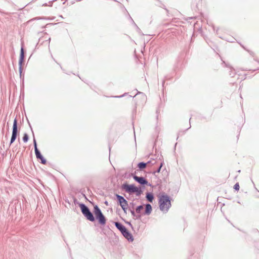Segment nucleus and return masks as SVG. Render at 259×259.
Masks as SVG:
<instances>
[{"label": "nucleus", "instance_id": "obj_29", "mask_svg": "<svg viewBox=\"0 0 259 259\" xmlns=\"http://www.w3.org/2000/svg\"><path fill=\"white\" fill-rule=\"evenodd\" d=\"M135 217V219H140L141 218V214H136V216Z\"/></svg>", "mask_w": 259, "mask_h": 259}, {"label": "nucleus", "instance_id": "obj_18", "mask_svg": "<svg viewBox=\"0 0 259 259\" xmlns=\"http://www.w3.org/2000/svg\"><path fill=\"white\" fill-rule=\"evenodd\" d=\"M143 209V205H140L136 208V212L138 213H140Z\"/></svg>", "mask_w": 259, "mask_h": 259}, {"label": "nucleus", "instance_id": "obj_4", "mask_svg": "<svg viewBox=\"0 0 259 259\" xmlns=\"http://www.w3.org/2000/svg\"><path fill=\"white\" fill-rule=\"evenodd\" d=\"M19 135V132L18 128V122L16 117L13 121L12 136L10 140V145L12 144L16 140L18 136Z\"/></svg>", "mask_w": 259, "mask_h": 259}, {"label": "nucleus", "instance_id": "obj_27", "mask_svg": "<svg viewBox=\"0 0 259 259\" xmlns=\"http://www.w3.org/2000/svg\"><path fill=\"white\" fill-rule=\"evenodd\" d=\"M124 221L126 224H128L132 228V229H133V226L131 222L126 221L125 220H124Z\"/></svg>", "mask_w": 259, "mask_h": 259}, {"label": "nucleus", "instance_id": "obj_11", "mask_svg": "<svg viewBox=\"0 0 259 259\" xmlns=\"http://www.w3.org/2000/svg\"><path fill=\"white\" fill-rule=\"evenodd\" d=\"M27 121H28L29 126V127H30V128L31 129V131L32 132V135H33V145H34V152H37L38 151H39V150L37 148L36 141L35 137H34V133H33L32 126H31L29 121H28V120H27Z\"/></svg>", "mask_w": 259, "mask_h": 259}, {"label": "nucleus", "instance_id": "obj_21", "mask_svg": "<svg viewBox=\"0 0 259 259\" xmlns=\"http://www.w3.org/2000/svg\"><path fill=\"white\" fill-rule=\"evenodd\" d=\"M240 188V186L238 183H236L233 186V189L236 191H238Z\"/></svg>", "mask_w": 259, "mask_h": 259}, {"label": "nucleus", "instance_id": "obj_3", "mask_svg": "<svg viewBox=\"0 0 259 259\" xmlns=\"http://www.w3.org/2000/svg\"><path fill=\"white\" fill-rule=\"evenodd\" d=\"M25 59V51L23 42H21L20 56L19 59V73L20 78L22 77L23 73V64Z\"/></svg>", "mask_w": 259, "mask_h": 259}, {"label": "nucleus", "instance_id": "obj_5", "mask_svg": "<svg viewBox=\"0 0 259 259\" xmlns=\"http://www.w3.org/2000/svg\"><path fill=\"white\" fill-rule=\"evenodd\" d=\"M136 171H135L134 173H131V176L136 182L140 184L142 186L144 187V188L145 185L152 186V185L148 183V181L145 177L137 176L136 175Z\"/></svg>", "mask_w": 259, "mask_h": 259}, {"label": "nucleus", "instance_id": "obj_7", "mask_svg": "<svg viewBox=\"0 0 259 259\" xmlns=\"http://www.w3.org/2000/svg\"><path fill=\"white\" fill-rule=\"evenodd\" d=\"M115 196L116 198V200L118 204L121 206H128V202L126 199L122 196L119 195L117 194H115Z\"/></svg>", "mask_w": 259, "mask_h": 259}, {"label": "nucleus", "instance_id": "obj_16", "mask_svg": "<svg viewBox=\"0 0 259 259\" xmlns=\"http://www.w3.org/2000/svg\"><path fill=\"white\" fill-rule=\"evenodd\" d=\"M163 163H164L163 161H162L160 163V164L159 166V167H158V168L155 171H154L153 172V175H155L156 173H157V172L158 173L160 171L161 167H162V166L163 165Z\"/></svg>", "mask_w": 259, "mask_h": 259}, {"label": "nucleus", "instance_id": "obj_2", "mask_svg": "<svg viewBox=\"0 0 259 259\" xmlns=\"http://www.w3.org/2000/svg\"><path fill=\"white\" fill-rule=\"evenodd\" d=\"M172 198L169 195L163 192L159 196L158 203L160 210L167 212L171 206Z\"/></svg>", "mask_w": 259, "mask_h": 259}, {"label": "nucleus", "instance_id": "obj_28", "mask_svg": "<svg viewBox=\"0 0 259 259\" xmlns=\"http://www.w3.org/2000/svg\"><path fill=\"white\" fill-rule=\"evenodd\" d=\"M134 24L136 26L137 30L139 33L141 32V29L139 28V27L137 25V24L134 22Z\"/></svg>", "mask_w": 259, "mask_h": 259}, {"label": "nucleus", "instance_id": "obj_36", "mask_svg": "<svg viewBox=\"0 0 259 259\" xmlns=\"http://www.w3.org/2000/svg\"><path fill=\"white\" fill-rule=\"evenodd\" d=\"M255 189L257 191H258V190L257 189V188L256 187H254Z\"/></svg>", "mask_w": 259, "mask_h": 259}, {"label": "nucleus", "instance_id": "obj_25", "mask_svg": "<svg viewBox=\"0 0 259 259\" xmlns=\"http://www.w3.org/2000/svg\"><path fill=\"white\" fill-rule=\"evenodd\" d=\"M130 211H131V213L132 215V216L133 217H135L136 216V213H135V211L134 210V209H131V210H130Z\"/></svg>", "mask_w": 259, "mask_h": 259}, {"label": "nucleus", "instance_id": "obj_24", "mask_svg": "<svg viewBox=\"0 0 259 259\" xmlns=\"http://www.w3.org/2000/svg\"><path fill=\"white\" fill-rule=\"evenodd\" d=\"M246 51H247L249 53V54L250 55H251L252 56H253L254 55V53L253 51L247 50V49H246Z\"/></svg>", "mask_w": 259, "mask_h": 259}, {"label": "nucleus", "instance_id": "obj_15", "mask_svg": "<svg viewBox=\"0 0 259 259\" xmlns=\"http://www.w3.org/2000/svg\"><path fill=\"white\" fill-rule=\"evenodd\" d=\"M135 189H134V193H136L137 196H139L141 195L143 192V191L140 187H137L135 186Z\"/></svg>", "mask_w": 259, "mask_h": 259}, {"label": "nucleus", "instance_id": "obj_31", "mask_svg": "<svg viewBox=\"0 0 259 259\" xmlns=\"http://www.w3.org/2000/svg\"><path fill=\"white\" fill-rule=\"evenodd\" d=\"M239 45H240V46L243 48L245 50H246V49L244 47V46L243 45H242L241 43H239Z\"/></svg>", "mask_w": 259, "mask_h": 259}, {"label": "nucleus", "instance_id": "obj_14", "mask_svg": "<svg viewBox=\"0 0 259 259\" xmlns=\"http://www.w3.org/2000/svg\"><path fill=\"white\" fill-rule=\"evenodd\" d=\"M147 165V163H145L144 162H140L137 164V167L138 169L137 170H143L145 169Z\"/></svg>", "mask_w": 259, "mask_h": 259}, {"label": "nucleus", "instance_id": "obj_30", "mask_svg": "<svg viewBox=\"0 0 259 259\" xmlns=\"http://www.w3.org/2000/svg\"><path fill=\"white\" fill-rule=\"evenodd\" d=\"M126 94H127V93H124V94H123V95H122L121 96H115L114 97H115V98H121V97L124 96Z\"/></svg>", "mask_w": 259, "mask_h": 259}, {"label": "nucleus", "instance_id": "obj_26", "mask_svg": "<svg viewBox=\"0 0 259 259\" xmlns=\"http://www.w3.org/2000/svg\"><path fill=\"white\" fill-rule=\"evenodd\" d=\"M127 207H128V206H124L121 207L122 210H123V211L125 213H126V210L127 209Z\"/></svg>", "mask_w": 259, "mask_h": 259}, {"label": "nucleus", "instance_id": "obj_17", "mask_svg": "<svg viewBox=\"0 0 259 259\" xmlns=\"http://www.w3.org/2000/svg\"><path fill=\"white\" fill-rule=\"evenodd\" d=\"M29 140V136L27 133H24L22 138L24 143H27Z\"/></svg>", "mask_w": 259, "mask_h": 259}, {"label": "nucleus", "instance_id": "obj_38", "mask_svg": "<svg viewBox=\"0 0 259 259\" xmlns=\"http://www.w3.org/2000/svg\"><path fill=\"white\" fill-rule=\"evenodd\" d=\"M191 126L190 127H188L187 130L189 129L190 128Z\"/></svg>", "mask_w": 259, "mask_h": 259}, {"label": "nucleus", "instance_id": "obj_12", "mask_svg": "<svg viewBox=\"0 0 259 259\" xmlns=\"http://www.w3.org/2000/svg\"><path fill=\"white\" fill-rule=\"evenodd\" d=\"M145 211L144 212V215H149L152 210V207L150 204L149 203H146L145 204Z\"/></svg>", "mask_w": 259, "mask_h": 259}, {"label": "nucleus", "instance_id": "obj_23", "mask_svg": "<svg viewBox=\"0 0 259 259\" xmlns=\"http://www.w3.org/2000/svg\"><path fill=\"white\" fill-rule=\"evenodd\" d=\"M135 206V203L133 202H130L129 204V209L130 210L134 209Z\"/></svg>", "mask_w": 259, "mask_h": 259}, {"label": "nucleus", "instance_id": "obj_8", "mask_svg": "<svg viewBox=\"0 0 259 259\" xmlns=\"http://www.w3.org/2000/svg\"><path fill=\"white\" fill-rule=\"evenodd\" d=\"M121 234L128 242H132L134 241L133 235L127 229Z\"/></svg>", "mask_w": 259, "mask_h": 259}, {"label": "nucleus", "instance_id": "obj_32", "mask_svg": "<svg viewBox=\"0 0 259 259\" xmlns=\"http://www.w3.org/2000/svg\"><path fill=\"white\" fill-rule=\"evenodd\" d=\"M104 204L106 205V206H108L109 205V203H108V202L107 201H105L104 202Z\"/></svg>", "mask_w": 259, "mask_h": 259}, {"label": "nucleus", "instance_id": "obj_9", "mask_svg": "<svg viewBox=\"0 0 259 259\" xmlns=\"http://www.w3.org/2000/svg\"><path fill=\"white\" fill-rule=\"evenodd\" d=\"M36 157L38 160H40V163L43 164H46L47 163L46 159L42 155L40 151H38L35 152Z\"/></svg>", "mask_w": 259, "mask_h": 259}, {"label": "nucleus", "instance_id": "obj_34", "mask_svg": "<svg viewBox=\"0 0 259 259\" xmlns=\"http://www.w3.org/2000/svg\"><path fill=\"white\" fill-rule=\"evenodd\" d=\"M164 83H165V80H163L162 81V85H163H163H164Z\"/></svg>", "mask_w": 259, "mask_h": 259}, {"label": "nucleus", "instance_id": "obj_20", "mask_svg": "<svg viewBox=\"0 0 259 259\" xmlns=\"http://www.w3.org/2000/svg\"><path fill=\"white\" fill-rule=\"evenodd\" d=\"M56 1V0H51L49 2V4L46 3L43 4L42 6H50L51 7L52 6L53 2Z\"/></svg>", "mask_w": 259, "mask_h": 259}, {"label": "nucleus", "instance_id": "obj_13", "mask_svg": "<svg viewBox=\"0 0 259 259\" xmlns=\"http://www.w3.org/2000/svg\"><path fill=\"white\" fill-rule=\"evenodd\" d=\"M145 197L147 201L149 202H152L154 199V195L152 192H147Z\"/></svg>", "mask_w": 259, "mask_h": 259}, {"label": "nucleus", "instance_id": "obj_37", "mask_svg": "<svg viewBox=\"0 0 259 259\" xmlns=\"http://www.w3.org/2000/svg\"><path fill=\"white\" fill-rule=\"evenodd\" d=\"M164 9H165L167 12H168V10H167V9L164 8Z\"/></svg>", "mask_w": 259, "mask_h": 259}, {"label": "nucleus", "instance_id": "obj_22", "mask_svg": "<svg viewBox=\"0 0 259 259\" xmlns=\"http://www.w3.org/2000/svg\"><path fill=\"white\" fill-rule=\"evenodd\" d=\"M44 19V18H42V17H35L34 18H33V19H31L30 20H29V21H27V23H29L31 22H32L34 20H39V19Z\"/></svg>", "mask_w": 259, "mask_h": 259}, {"label": "nucleus", "instance_id": "obj_6", "mask_svg": "<svg viewBox=\"0 0 259 259\" xmlns=\"http://www.w3.org/2000/svg\"><path fill=\"white\" fill-rule=\"evenodd\" d=\"M135 185L134 184H127V183H124L121 186V188L123 190H124L125 191L129 194L134 193V189L135 187Z\"/></svg>", "mask_w": 259, "mask_h": 259}, {"label": "nucleus", "instance_id": "obj_10", "mask_svg": "<svg viewBox=\"0 0 259 259\" xmlns=\"http://www.w3.org/2000/svg\"><path fill=\"white\" fill-rule=\"evenodd\" d=\"M114 224L116 228L122 234L127 229L122 224L119 222H114Z\"/></svg>", "mask_w": 259, "mask_h": 259}, {"label": "nucleus", "instance_id": "obj_35", "mask_svg": "<svg viewBox=\"0 0 259 259\" xmlns=\"http://www.w3.org/2000/svg\"><path fill=\"white\" fill-rule=\"evenodd\" d=\"M131 18H132L131 17ZM131 20H132L131 22H133L134 23V20L132 19H131Z\"/></svg>", "mask_w": 259, "mask_h": 259}, {"label": "nucleus", "instance_id": "obj_33", "mask_svg": "<svg viewBox=\"0 0 259 259\" xmlns=\"http://www.w3.org/2000/svg\"><path fill=\"white\" fill-rule=\"evenodd\" d=\"M151 162V161L149 160L147 163V164H148L150 163Z\"/></svg>", "mask_w": 259, "mask_h": 259}, {"label": "nucleus", "instance_id": "obj_19", "mask_svg": "<svg viewBox=\"0 0 259 259\" xmlns=\"http://www.w3.org/2000/svg\"><path fill=\"white\" fill-rule=\"evenodd\" d=\"M230 71L229 72V75H230V76L231 77H233L235 74H236V72L235 71V70L234 69H233L232 67H230Z\"/></svg>", "mask_w": 259, "mask_h": 259}, {"label": "nucleus", "instance_id": "obj_1", "mask_svg": "<svg viewBox=\"0 0 259 259\" xmlns=\"http://www.w3.org/2000/svg\"><path fill=\"white\" fill-rule=\"evenodd\" d=\"M73 199L75 204H78L82 214L87 220L94 222L97 220L101 226H104L105 225L106 218L98 205L94 206L93 213L87 205L84 203H79L75 197H73Z\"/></svg>", "mask_w": 259, "mask_h": 259}]
</instances>
